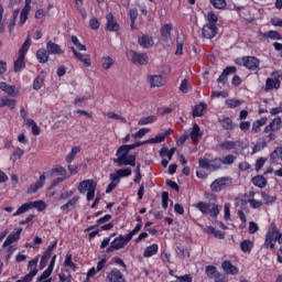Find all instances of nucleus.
<instances>
[{
  "label": "nucleus",
  "mask_w": 282,
  "mask_h": 282,
  "mask_svg": "<svg viewBox=\"0 0 282 282\" xmlns=\"http://www.w3.org/2000/svg\"><path fill=\"white\" fill-rule=\"evenodd\" d=\"M221 268L225 272V274H230L231 276H235L237 274H239V269L237 267H235L232 264V262H230V260H225L223 263H221Z\"/></svg>",
  "instance_id": "11"
},
{
  "label": "nucleus",
  "mask_w": 282,
  "mask_h": 282,
  "mask_svg": "<svg viewBox=\"0 0 282 282\" xmlns=\"http://www.w3.org/2000/svg\"><path fill=\"white\" fill-rule=\"evenodd\" d=\"M23 150L21 148H17L13 153H12V159L14 162H17V160H21V158H23Z\"/></svg>",
  "instance_id": "58"
},
{
  "label": "nucleus",
  "mask_w": 282,
  "mask_h": 282,
  "mask_svg": "<svg viewBox=\"0 0 282 282\" xmlns=\"http://www.w3.org/2000/svg\"><path fill=\"white\" fill-rule=\"evenodd\" d=\"M53 272H54V270L50 269V267H47V269L37 278V281L43 282V281H45V279H50V276H52Z\"/></svg>",
  "instance_id": "50"
},
{
  "label": "nucleus",
  "mask_w": 282,
  "mask_h": 282,
  "mask_svg": "<svg viewBox=\"0 0 282 282\" xmlns=\"http://www.w3.org/2000/svg\"><path fill=\"white\" fill-rule=\"evenodd\" d=\"M279 158H282V147H278L274 151L270 154L271 162H276Z\"/></svg>",
  "instance_id": "43"
},
{
  "label": "nucleus",
  "mask_w": 282,
  "mask_h": 282,
  "mask_svg": "<svg viewBox=\"0 0 282 282\" xmlns=\"http://www.w3.org/2000/svg\"><path fill=\"white\" fill-rule=\"evenodd\" d=\"M206 104L196 105L193 109V117L202 118V116H204V111H206Z\"/></svg>",
  "instance_id": "28"
},
{
  "label": "nucleus",
  "mask_w": 282,
  "mask_h": 282,
  "mask_svg": "<svg viewBox=\"0 0 282 282\" xmlns=\"http://www.w3.org/2000/svg\"><path fill=\"white\" fill-rule=\"evenodd\" d=\"M30 12V7L29 6H25L21 13H20V23L21 25H23L25 23V21H28V14Z\"/></svg>",
  "instance_id": "46"
},
{
  "label": "nucleus",
  "mask_w": 282,
  "mask_h": 282,
  "mask_svg": "<svg viewBox=\"0 0 282 282\" xmlns=\"http://www.w3.org/2000/svg\"><path fill=\"white\" fill-rule=\"evenodd\" d=\"M196 208H198V210L203 214V215H208L209 210H210V205L208 203H204V202H199L196 205Z\"/></svg>",
  "instance_id": "40"
},
{
  "label": "nucleus",
  "mask_w": 282,
  "mask_h": 282,
  "mask_svg": "<svg viewBox=\"0 0 282 282\" xmlns=\"http://www.w3.org/2000/svg\"><path fill=\"white\" fill-rule=\"evenodd\" d=\"M22 232L23 228H19L15 232L10 234L3 242V248H8V246H12V243H17V241L21 239Z\"/></svg>",
  "instance_id": "10"
},
{
  "label": "nucleus",
  "mask_w": 282,
  "mask_h": 282,
  "mask_svg": "<svg viewBox=\"0 0 282 282\" xmlns=\"http://www.w3.org/2000/svg\"><path fill=\"white\" fill-rule=\"evenodd\" d=\"M252 248H254V242L251 240L246 239L240 243L242 252H251Z\"/></svg>",
  "instance_id": "31"
},
{
  "label": "nucleus",
  "mask_w": 282,
  "mask_h": 282,
  "mask_svg": "<svg viewBox=\"0 0 282 282\" xmlns=\"http://www.w3.org/2000/svg\"><path fill=\"white\" fill-rule=\"evenodd\" d=\"M151 87H162L164 82L162 80V75H150L148 77Z\"/></svg>",
  "instance_id": "21"
},
{
  "label": "nucleus",
  "mask_w": 282,
  "mask_h": 282,
  "mask_svg": "<svg viewBox=\"0 0 282 282\" xmlns=\"http://www.w3.org/2000/svg\"><path fill=\"white\" fill-rule=\"evenodd\" d=\"M241 142L240 141H230V140H225L220 142L219 147L220 149H224L225 151H232V149H237V147H240Z\"/></svg>",
  "instance_id": "20"
},
{
  "label": "nucleus",
  "mask_w": 282,
  "mask_h": 282,
  "mask_svg": "<svg viewBox=\"0 0 282 282\" xmlns=\"http://www.w3.org/2000/svg\"><path fill=\"white\" fill-rule=\"evenodd\" d=\"M224 210H225V220L228 221V219H230V203H226L224 206Z\"/></svg>",
  "instance_id": "64"
},
{
  "label": "nucleus",
  "mask_w": 282,
  "mask_h": 282,
  "mask_svg": "<svg viewBox=\"0 0 282 282\" xmlns=\"http://www.w3.org/2000/svg\"><path fill=\"white\" fill-rule=\"evenodd\" d=\"M263 36L265 39H271L272 41H281L282 39L281 33H279L278 31H269L264 33Z\"/></svg>",
  "instance_id": "37"
},
{
  "label": "nucleus",
  "mask_w": 282,
  "mask_h": 282,
  "mask_svg": "<svg viewBox=\"0 0 282 282\" xmlns=\"http://www.w3.org/2000/svg\"><path fill=\"white\" fill-rule=\"evenodd\" d=\"M205 273L209 279H214V276L217 274V267L215 265H207L205 268Z\"/></svg>",
  "instance_id": "48"
},
{
  "label": "nucleus",
  "mask_w": 282,
  "mask_h": 282,
  "mask_svg": "<svg viewBox=\"0 0 282 282\" xmlns=\"http://www.w3.org/2000/svg\"><path fill=\"white\" fill-rule=\"evenodd\" d=\"M261 197H262L264 204H274V202L276 199V198H274V196H271L265 192L261 193Z\"/></svg>",
  "instance_id": "53"
},
{
  "label": "nucleus",
  "mask_w": 282,
  "mask_h": 282,
  "mask_svg": "<svg viewBox=\"0 0 282 282\" xmlns=\"http://www.w3.org/2000/svg\"><path fill=\"white\" fill-rule=\"evenodd\" d=\"M118 177H129L131 175V169L117 170Z\"/></svg>",
  "instance_id": "61"
},
{
  "label": "nucleus",
  "mask_w": 282,
  "mask_h": 282,
  "mask_svg": "<svg viewBox=\"0 0 282 282\" xmlns=\"http://www.w3.org/2000/svg\"><path fill=\"white\" fill-rule=\"evenodd\" d=\"M207 21H208L207 24L209 25H217V21H218L217 14L209 12L207 15Z\"/></svg>",
  "instance_id": "60"
},
{
  "label": "nucleus",
  "mask_w": 282,
  "mask_h": 282,
  "mask_svg": "<svg viewBox=\"0 0 282 282\" xmlns=\"http://www.w3.org/2000/svg\"><path fill=\"white\" fill-rule=\"evenodd\" d=\"M188 135H189L191 140L198 143L199 140H202V138H204V131H202V129L199 128V124L194 123L193 129Z\"/></svg>",
  "instance_id": "13"
},
{
  "label": "nucleus",
  "mask_w": 282,
  "mask_h": 282,
  "mask_svg": "<svg viewBox=\"0 0 282 282\" xmlns=\"http://www.w3.org/2000/svg\"><path fill=\"white\" fill-rule=\"evenodd\" d=\"M230 74H237V67L236 66H227L221 75L218 77L217 83H220L221 85H226L228 83V76Z\"/></svg>",
  "instance_id": "9"
},
{
  "label": "nucleus",
  "mask_w": 282,
  "mask_h": 282,
  "mask_svg": "<svg viewBox=\"0 0 282 282\" xmlns=\"http://www.w3.org/2000/svg\"><path fill=\"white\" fill-rule=\"evenodd\" d=\"M226 105L228 109H237V107H240L241 101L239 99H227Z\"/></svg>",
  "instance_id": "49"
},
{
  "label": "nucleus",
  "mask_w": 282,
  "mask_h": 282,
  "mask_svg": "<svg viewBox=\"0 0 282 282\" xmlns=\"http://www.w3.org/2000/svg\"><path fill=\"white\" fill-rule=\"evenodd\" d=\"M79 199H80V196H74L66 204L61 206V210H63L64 213H69V210H74V208H76V204H78Z\"/></svg>",
  "instance_id": "18"
},
{
  "label": "nucleus",
  "mask_w": 282,
  "mask_h": 282,
  "mask_svg": "<svg viewBox=\"0 0 282 282\" xmlns=\"http://www.w3.org/2000/svg\"><path fill=\"white\" fill-rule=\"evenodd\" d=\"M129 155V150H127L126 145H121L117 150V159H113V162L116 164H119V166H122V161Z\"/></svg>",
  "instance_id": "16"
},
{
  "label": "nucleus",
  "mask_w": 282,
  "mask_h": 282,
  "mask_svg": "<svg viewBox=\"0 0 282 282\" xmlns=\"http://www.w3.org/2000/svg\"><path fill=\"white\" fill-rule=\"evenodd\" d=\"M235 160H237V156L234 154H228L221 159L223 164H235Z\"/></svg>",
  "instance_id": "54"
},
{
  "label": "nucleus",
  "mask_w": 282,
  "mask_h": 282,
  "mask_svg": "<svg viewBox=\"0 0 282 282\" xmlns=\"http://www.w3.org/2000/svg\"><path fill=\"white\" fill-rule=\"evenodd\" d=\"M166 140V134H159L155 138L143 141V144H160V142H164Z\"/></svg>",
  "instance_id": "30"
},
{
  "label": "nucleus",
  "mask_w": 282,
  "mask_h": 282,
  "mask_svg": "<svg viewBox=\"0 0 282 282\" xmlns=\"http://www.w3.org/2000/svg\"><path fill=\"white\" fill-rule=\"evenodd\" d=\"M202 34L204 39H215L217 36V25L216 24H205L202 29Z\"/></svg>",
  "instance_id": "8"
},
{
  "label": "nucleus",
  "mask_w": 282,
  "mask_h": 282,
  "mask_svg": "<svg viewBox=\"0 0 282 282\" xmlns=\"http://www.w3.org/2000/svg\"><path fill=\"white\" fill-rule=\"evenodd\" d=\"M210 3L216 10H224L228 6L226 0H210Z\"/></svg>",
  "instance_id": "41"
},
{
  "label": "nucleus",
  "mask_w": 282,
  "mask_h": 282,
  "mask_svg": "<svg viewBox=\"0 0 282 282\" xmlns=\"http://www.w3.org/2000/svg\"><path fill=\"white\" fill-rule=\"evenodd\" d=\"M198 165L200 169H205L206 171H212V163L208 159H199Z\"/></svg>",
  "instance_id": "47"
},
{
  "label": "nucleus",
  "mask_w": 282,
  "mask_h": 282,
  "mask_svg": "<svg viewBox=\"0 0 282 282\" xmlns=\"http://www.w3.org/2000/svg\"><path fill=\"white\" fill-rule=\"evenodd\" d=\"M265 147H268L265 139H259L252 149V153H259V151H263Z\"/></svg>",
  "instance_id": "33"
},
{
  "label": "nucleus",
  "mask_w": 282,
  "mask_h": 282,
  "mask_svg": "<svg viewBox=\"0 0 282 282\" xmlns=\"http://www.w3.org/2000/svg\"><path fill=\"white\" fill-rule=\"evenodd\" d=\"M100 63L104 69H111V67L113 66V58H111L110 56H106L101 58Z\"/></svg>",
  "instance_id": "36"
},
{
  "label": "nucleus",
  "mask_w": 282,
  "mask_h": 282,
  "mask_svg": "<svg viewBox=\"0 0 282 282\" xmlns=\"http://www.w3.org/2000/svg\"><path fill=\"white\" fill-rule=\"evenodd\" d=\"M173 31L172 24H164L161 29V36L163 41H169L171 37V32Z\"/></svg>",
  "instance_id": "24"
},
{
  "label": "nucleus",
  "mask_w": 282,
  "mask_h": 282,
  "mask_svg": "<svg viewBox=\"0 0 282 282\" xmlns=\"http://www.w3.org/2000/svg\"><path fill=\"white\" fill-rule=\"evenodd\" d=\"M214 281L215 282H226V274L216 271V274H214Z\"/></svg>",
  "instance_id": "62"
},
{
  "label": "nucleus",
  "mask_w": 282,
  "mask_h": 282,
  "mask_svg": "<svg viewBox=\"0 0 282 282\" xmlns=\"http://www.w3.org/2000/svg\"><path fill=\"white\" fill-rule=\"evenodd\" d=\"M45 77L43 75H39L33 82V89H35V91H39V89L43 87Z\"/></svg>",
  "instance_id": "38"
},
{
  "label": "nucleus",
  "mask_w": 282,
  "mask_h": 282,
  "mask_svg": "<svg viewBox=\"0 0 282 282\" xmlns=\"http://www.w3.org/2000/svg\"><path fill=\"white\" fill-rule=\"evenodd\" d=\"M128 61H131L133 65H147L149 63V56L147 53H138L133 50L126 52Z\"/></svg>",
  "instance_id": "4"
},
{
  "label": "nucleus",
  "mask_w": 282,
  "mask_h": 282,
  "mask_svg": "<svg viewBox=\"0 0 282 282\" xmlns=\"http://www.w3.org/2000/svg\"><path fill=\"white\" fill-rule=\"evenodd\" d=\"M30 45H32V39L30 35H28L21 48L19 50V57L14 62V72L19 73L25 67V54H28Z\"/></svg>",
  "instance_id": "2"
},
{
  "label": "nucleus",
  "mask_w": 282,
  "mask_h": 282,
  "mask_svg": "<svg viewBox=\"0 0 282 282\" xmlns=\"http://www.w3.org/2000/svg\"><path fill=\"white\" fill-rule=\"evenodd\" d=\"M39 274V269H33L30 271L29 274L24 275L22 279L18 280L17 282H32L33 279Z\"/></svg>",
  "instance_id": "34"
},
{
  "label": "nucleus",
  "mask_w": 282,
  "mask_h": 282,
  "mask_svg": "<svg viewBox=\"0 0 282 282\" xmlns=\"http://www.w3.org/2000/svg\"><path fill=\"white\" fill-rule=\"evenodd\" d=\"M158 250H159V247H158L156 243L151 245V246L145 248V250L143 252V257L145 259H149V257H153L154 254H158Z\"/></svg>",
  "instance_id": "27"
},
{
  "label": "nucleus",
  "mask_w": 282,
  "mask_h": 282,
  "mask_svg": "<svg viewBox=\"0 0 282 282\" xmlns=\"http://www.w3.org/2000/svg\"><path fill=\"white\" fill-rule=\"evenodd\" d=\"M141 230L142 226L137 225L135 228H133L127 236L120 235L110 243L109 248L106 249V252L109 253L116 252V250H122V248H124V246H127V243H129V241H131V239H133V237H135V235Z\"/></svg>",
  "instance_id": "1"
},
{
  "label": "nucleus",
  "mask_w": 282,
  "mask_h": 282,
  "mask_svg": "<svg viewBox=\"0 0 282 282\" xmlns=\"http://www.w3.org/2000/svg\"><path fill=\"white\" fill-rule=\"evenodd\" d=\"M176 254L180 257V259H188V257H191V251L183 246H178L176 248Z\"/></svg>",
  "instance_id": "32"
},
{
  "label": "nucleus",
  "mask_w": 282,
  "mask_h": 282,
  "mask_svg": "<svg viewBox=\"0 0 282 282\" xmlns=\"http://www.w3.org/2000/svg\"><path fill=\"white\" fill-rule=\"evenodd\" d=\"M52 173H57V175H61L62 177H67V170L61 165L52 169Z\"/></svg>",
  "instance_id": "55"
},
{
  "label": "nucleus",
  "mask_w": 282,
  "mask_h": 282,
  "mask_svg": "<svg viewBox=\"0 0 282 282\" xmlns=\"http://www.w3.org/2000/svg\"><path fill=\"white\" fill-rule=\"evenodd\" d=\"M106 19H107L106 28L108 32H118L120 30V24H118V22L113 20V14L108 13Z\"/></svg>",
  "instance_id": "15"
},
{
  "label": "nucleus",
  "mask_w": 282,
  "mask_h": 282,
  "mask_svg": "<svg viewBox=\"0 0 282 282\" xmlns=\"http://www.w3.org/2000/svg\"><path fill=\"white\" fill-rule=\"evenodd\" d=\"M78 153H80V147L77 145L72 148L70 152L66 156L67 164H72L73 160L76 159V155H78Z\"/></svg>",
  "instance_id": "29"
},
{
  "label": "nucleus",
  "mask_w": 282,
  "mask_h": 282,
  "mask_svg": "<svg viewBox=\"0 0 282 282\" xmlns=\"http://www.w3.org/2000/svg\"><path fill=\"white\" fill-rule=\"evenodd\" d=\"M281 88V80L274 78H267L264 91H272V89H280Z\"/></svg>",
  "instance_id": "17"
},
{
  "label": "nucleus",
  "mask_w": 282,
  "mask_h": 282,
  "mask_svg": "<svg viewBox=\"0 0 282 282\" xmlns=\"http://www.w3.org/2000/svg\"><path fill=\"white\" fill-rule=\"evenodd\" d=\"M46 50L48 54H63L61 46L52 41L46 43Z\"/></svg>",
  "instance_id": "22"
},
{
  "label": "nucleus",
  "mask_w": 282,
  "mask_h": 282,
  "mask_svg": "<svg viewBox=\"0 0 282 282\" xmlns=\"http://www.w3.org/2000/svg\"><path fill=\"white\" fill-rule=\"evenodd\" d=\"M191 90V84L188 83V79H183L181 85H180V91L183 94H188Z\"/></svg>",
  "instance_id": "51"
},
{
  "label": "nucleus",
  "mask_w": 282,
  "mask_h": 282,
  "mask_svg": "<svg viewBox=\"0 0 282 282\" xmlns=\"http://www.w3.org/2000/svg\"><path fill=\"white\" fill-rule=\"evenodd\" d=\"M29 204H30L31 208H36V210H39L40 213L42 210H45V208H46L45 202H43V200L30 202Z\"/></svg>",
  "instance_id": "39"
},
{
  "label": "nucleus",
  "mask_w": 282,
  "mask_h": 282,
  "mask_svg": "<svg viewBox=\"0 0 282 282\" xmlns=\"http://www.w3.org/2000/svg\"><path fill=\"white\" fill-rule=\"evenodd\" d=\"M45 186V174H42L35 184L30 185L26 193L28 195H34L37 191H41V187Z\"/></svg>",
  "instance_id": "12"
},
{
  "label": "nucleus",
  "mask_w": 282,
  "mask_h": 282,
  "mask_svg": "<svg viewBox=\"0 0 282 282\" xmlns=\"http://www.w3.org/2000/svg\"><path fill=\"white\" fill-rule=\"evenodd\" d=\"M269 124L273 131H279V129L282 127L281 117L274 118Z\"/></svg>",
  "instance_id": "45"
},
{
  "label": "nucleus",
  "mask_w": 282,
  "mask_h": 282,
  "mask_svg": "<svg viewBox=\"0 0 282 282\" xmlns=\"http://www.w3.org/2000/svg\"><path fill=\"white\" fill-rule=\"evenodd\" d=\"M218 122L225 131H232L235 129V122H232L230 117L221 116L218 118Z\"/></svg>",
  "instance_id": "14"
},
{
  "label": "nucleus",
  "mask_w": 282,
  "mask_h": 282,
  "mask_svg": "<svg viewBox=\"0 0 282 282\" xmlns=\"http://www.w3.org/2000/svg\"><path fill=\"white\" fill-rule=\"evenodd\" d=\"M221 164H224L221 159H214L212 161V171H219V169H221Z\"/></svg>",
  "instance_id": "56"
},
{
  "label": "nucleus",
  "mask_w": 282,
  "mask_h": 282,
  "mask_svg": "<svg viewBox=\"0 0 282 282\" xmlns=\"http://www.w3.org/2000/svg\"><path fill=\"white\" fill-rule=\"evenodd\" d=\"M124 274L118 269H112L106 273V282H126Z\"/></svg>",
  "instance_id": "7"
},
{
  "label": "nucleus",
  "mask_w": 282,
  "mask_h": 282,
  "mask_svg": "<svg viewBox=\"0 0 282 282\" xmlns=\"http://www.w3.org/2000/svg\"><path fill=\"white\" fill-rule=\"evenodd\" d=\"M32 207L30 203L23 204L21 207L18 208V210L13 214V217H19V215H23V213H28V210H31Z\"/></svg>",
  "instance_id": "42"
},
{
  "label": "nucleus",
  "mask_w": 282,
  "mask_h": 282,
  "mask_svg": "<svg viewBox=\"0 0 282 282\" xmlns=\"http://www.w3.org/2000/svg\"><path fill=\"white\" fill-rule=\"evenodd\" d=\"M78 191L82 194L87 193V200L91 202L96 195V183L94 180H86L79 183Z\"/></svg>",
  "instance_id": "3"
},
{
  "label": "nucleus",
  "mask_w": 282,
  "mask_h": 282,
  "mask_svg": "<svg viewBox=\"0 0 282 282\" xmlns=\"http://www.w3.org/2000/svg\"><path fill=\"white\" fill-rule=\"evenodd\" d=\"M232 184V178L230 177H219L216 178L212 184H210V189L213 193H221L224 188H227V186H230Z\"/></svg>",
  "instance_id": "5"
},
{
  "label": "nucleus",
  "mask_w": 282,
  "mask_h": 282,
  "mask_svg": "<svg viewBox=\"0 0 282 282\" xmlns=\"http://www.w3.org/2000/svg\"><path fill=\"white\" fill-rule=\"evenodd\" d=\"M75 58H77V61H80L82 63H84V65H86V67H91V56L87 55V54H83V53H77L75 55Z\"/></svg>",
  "instance_id": "25"
},
{
  "label": "nucleus",
  "mask_w": 282,
  "mask_h": 282,
  "mask_svg": "<svg viewBox=\"0 0 282 282\" xmlns=\"http://www.w3.org/2000/svg\"><path fill=\"white\" fill-rule=\"evenodd\" d=\"M155 120H158V117L155 116L143 117L139 120L138 124L144 127V124H153Z\"/></svg>",
  "instance_id": "35"
},
{
  "label": "nucleus",
  "mask_w": 282,
  "mask_h": 282,
  "mask_svg": "<svg viewBox=\"0 0 282 282\" xmlns=\"http://www.w3.org/2000/svg\"><path fill=\"white\" fill-rule=\"evenodd\" d=\"M138 43L141 47H144L145 50H149V47H153L154 45L153 37L150 35H142L138 39Z\"/></svg>",
  "instance_id": "19"
},
{
  "label": "nucleus",
  "mask_w": 282,
  "mask_h": 282,
  "mask_svg": "<svg viewBox=\"0 0 282 282\" xmlns=\"http://www.w3.org/2000/svg\"><path fill=\"white\" fill-rule=\"evenodd\" d=\"M151 129L149 128H141L137 133L132 134L133 138H144L147 133H150Z\"/></svg>",
  "instance_id": "59"
},
{
  "label": "nucleus",
  "mask_w": 282,
  "mask_h": 282,
  "mask_svg": "<svg viewBox=\"0 0 282 282\" xmlns=\"http://www.w3.org/2000/svg\"><path fill=\"white\" fill-rule=\"evenodd\" d=\"M242 65L247 69H250L251 72H260L259 65H261V61L254 56H245L242 57Z\"/></svg>",
  "instance_id": "6"
},
{
  "label": "nucleus",
  "mask_w": 282,
  "mask_h": 282,
  "mask_svg": "<svg viewBox=\"0 0 282 282\" xmlns=\"http://www.w3.org/2000/svg\"><path fill=\"white\" fill-rule=\"evenodd\" d=\"M64 265H65V268H76V263H74L73 261H72V253H67L66 254V258H65V261H64Z\"/></svg>",
  "instance_id": "57"
},
{
  "label": "nucleus",
  "mask_w": 282,
  "mask_h": 282,
  "mask_svg": "<svg viewBox=\"0 0 282 282\" xmlns=\"http://www.w3.org/2000/svg\"><path fill=\"white\" fill-rule=\"evenodd\" d=\"M175 279H177V282H193V278L188 274L181 276L175 275Z\"/></svg>",
  "instance_id": "63"
},
{
  "label": "nucleus",
  "mask_w": 282,
  "mask_h": 282,
  "mask_svg": "<svg viewBox=\"0 0 282 282\" xmlns=\"http://www.w3.org/2000/svg\"><path fill=\"white\" fill-rule=\"evenodd\" d=\"M135 166V155L131 154L126 156L124 160L121 162V166Z\"/></svg>",
  "instance_id": "44"
},
{
  "label": "nucleus",
  "mask_w": 282,
  "mask_h": 282,
  "mask_svg": "<svg viewBox=\"0 0 282 282\" xmlns=\"http://www.w3.org/2000/svg\"><path fill=\"white\" fill-rule=\"evenodd\" d=\"M36 58L39 63H47L50 61V53L45 48H41L36 52Z\"/></svg>",
  "instance_id": "26"
},
{
  "label": "nucleus",
  "mask_w": 282,
  "mask_h": 282,
  "mask_svg": "<svg viewBox=\"0 0 282 282\" xmlns=\"http://www.w3.org/2000/svg\"><path fill=\"white\" fill-rule=\"evenodd\" d=\"M251 182L258 188H265V186H268V180H265L261 175H257V176L252 177Z\"/></svg>",
  "instance_id": "23"
},
{
  "label": "nucleus",
  "mask_w": 282,
  "mask_h": 282,
  "mask_svg": "<svg viewBox=\"0 0 282 282\" xmlns=\"http://www.w3.org/2000/svg\"><path fill=\"white\" fill-rule=\"evenodd\" d=\"M184 52V42L181 40L180 41V36L176 37V56L182 55Z\"/></svg>",
  "instance_id": "52"
}]
</instances>
